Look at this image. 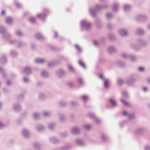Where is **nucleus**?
<instances>
[{
  "instance_id": "20e7f679",
  "label": "nucleus",
  "mask_w": 150,
  "mask_h": 150,
  "mask_svg": "<svg viewBox=\"0 0 150 150\" xmlns=\"http://www.w3.org/2000/svg\"><path fill=\"white\" fill-rule=\"evenodd\" d=\"M110 101L113 105L115 106L116 105V102L114 100L111 99L110 100Z\"/></svg>"
},
{
  "instance_id": "c85d7f7f",
  "label": "nucleus",
  "mask_w": 150,
  "mask_h": 150,
  "mask_svg": "<svg viewBox=\"0 0 150 150\" xmlns=\"http://www.w3.org/2000/svg\"><path fill=\"white\" fill-rule=\"evenodd\" d=\"M94 43L95 45H96L97 44V43L96 41H94Z\"/></svg>"
},
{
  "instance_id": "f8f14e48",
  "label": "nucleus",
  "mask_w": 150,
  "mask_h": 150,
  "mask_svg": "<svg viewBox=\"0 0 150 150\" xmlns=\"http://www.w3.org/2000/svg\"><path fill=\"white\" fill-rule=\"evenodd\" d=\"M86 129H88L91 128V126L89 125H86L84 126Z\"/></svg>"
},
{
  "instance_id": "1a4fd4ad",
  "label": "nucleus",
  "mask_w": 150,
  "mask_h": 150,
  "mask_svg": "<svg viewBox=\"0 0 150 150\" xmlns=\"http://www.w3.org/2000/svg\"><path fill=\"white\" fill-rule=\"evenodd\" d=\"M82 98L83 100L86 101L87 99V97L86 96L84 95L82 96Z\"/></svg>"
},
{
  "instance_id": "412c9836",
  "label": "nucleus",
  "mask_w": 150,
  "mask_h": 150,
  "mask_svg": "<svg viewBox=\"0 0 150 150\" xmlns=\"http://www.w3.org/2000/svg\"><path fill=\"white\" fill-rule=\"evenodd\" d=\"M48 114V113L47 112H45L44 113V115L45 116L47 115Z\"/></svg>"
},
{
  "instance_id": "7c9ffc66",
  "label": "nucleus",
  "mask_w": 150,
  "mask_h": 150,
  "mask_svg": "<svg viewBox=\"0 0 150 150\" xmlns=\"http://www.w3.org/2000/svg\"><path fill=\"white\" fill-rule=\"evenodd\" d=\"M34 115L35 117H36L38 115V114L37 113H35L34 114Z\"/></svg>"
},
{
  "instance_id": "393cba45",
  "label": "nucleus",
  "mask_w": 150,
  "mask_h": 150,
  "mask_svg": "<svg viewBox=\"0 0 150 150\" xmlns=\"http://www.w3.org/2000/svg\"><path fill=\"white\" fill-rule=\"evenodd\" d=\"M5 13V11H3L1 12V14L3 15H4Z\"/></svg>"
},
{
  "instance_id": "bb28decb",
  "label": "nucleus",
  "mask_w": 150,
  "mask_h": 150,
  "mask_svg": "<svg viewBox=\"0 0 150 150\" xmlns=\"http://www.w3.org/2000/svg\"><path fill=\"white\" fill-rule=\"evenodd\" d=\"M24 80L26 82L27 81V78H24Z\"/></svg>"
},
{
  "instance_id": "7ed1b4c3",
  "label": "nucleus",
  "mask_w": 150,
  "mask_h": 150,
  "mask_svg": "<svg viewBox=\"0 0 150 150\" xmlns=\"http://www.w3.org/2000/svg\"><path fill=\"white\" fill-rule=\"evenodd\" d=\"M79 131L78 129L76 128H74L73 129L72 132L74 134H76Z\"/></svg>"
},
{
  "instance_id": "9b49d317",
  "label": "nucleus",
  "mask_w": 150,
  "mask_h": 150,
  "mask_svg": "<svg viewBox=\"0 0 150 150\" xmlns=\"http://www.w3.org/2000/svg\"><path fill=\"white\" fill-rule=\"evenodd\" d=\"M76 48H77V49L79 51H81V49L80 47H79V46L78 45H76Z\"/></svg>"
},
{
  "instance_id": "5701e85b",
  "label": "nucleus",
  "mask_w": 150,
  "mask_h": 150,
  "mask_svg": "<svg viewBox=\"0 0 150 150\" xmlns=\"http://www.w3.org/2000/svg\"><path fill=\"white\" fill-rule=\"evenodd\" d=\"M128 7H129L128 6H125L124 7V8L125 9H127V8H128Z\"/></svg>"
},
{
  "instance_id": "473e14b6",
  "label": "nucleus",
  "mask_w": 150,
  "mask_h": 150,
  "mask_svg": "<svg viewBox=\"0 0 150 150\" xmlns=\"http://www.w3.org/2000/svg\"><path fill=\"white\" fill-rule=\"evenodd\" d=\"M7 83L8 84H9L10 83V82L9 81H8Z\"/></svg>"
},
{
  "instance_id": "a211bd4d",
  "label": "nucleus",
  "mask_w": 150,
  "mask_h": 150,
  "mask_svg": "<svg viewBox=\"0 0 150 150\" xmlns=\"http://www.w3.org/2000/svg\"><path fill=\"white\" fill-rule=\"evenodd\" d=\"M123 114L124 115H127V112L126 111H124L123 112Z\"/></svg>"
},
{
  "instance_id": "b1692460",
  "label": "nucleus",
  "mask_w": 150,
  "mask_h": 150,
  "mask_svg": "<svg viewBox=\"0 0 150 150\" xmlns=\"http://www.w3.org/2000/svg\"><path fill=\"white\" fill-rule=\"evenodd\" d=\"M122 82V81L120 79L118 81V83L119 84H121Z\"/></svg>"
},
{
  "instance_id": "aec40b11",
  "label": "nucleus",
  "mask_w": 150,
  "mask_h": 150,
  "mask_svg": "<svg viewBox=\"0 0 150 150\" xmlns=\"http://www.w3.org/2000/svg\"><path fill=\"white\" fill-rule=\"evenodd\" d=\"M99 77L101 79H103V76L102 74H100L99 75Z\"/></svg>"
},
{
  "instance_id": "f704fd0d",
  "label": "nucleus",
  "mask_w": 150,
  "mask_h": 150,
  "mask_svg": "<svg viewBox=\"0 0 150 150\" xmlns=\"http://www.w3.org/2000/svg\"><path fill=\"white\" fill-rule=\"evenodd\" d=\"M149 81L150 82V79L149 80Z\"/></svg>"
},
{
  "instance_id": "4468645a",
  "label": "nucleus",
  "mask_w": 150,
  "mask_h": 150,
  "mask_svg": "<svg viewBox=\"0 0 150 150\" xmlns=\"http://www.w3.org/2000/svg\"><path fill=\"white\" fill-rule=\"evenodd\" d=\"M69 69L71 71H72L73 70V67L71 66H69Z\"/></svg>"
},
{
  "instance_id": "c9c22d12",
  "label": "nucleus",
  "mask_w": 150,
  "mask_h": 150,
  "mask_svg": "<svg viewBox=\"0 0 150 150\" xmlns=\"http://www.w3.org/2000/svg\"><path fill=\"white\" fill-rule=\"evenodd\" d=\"M122 56H123L124 57H125V56H124V54H123V55H122Z\"/></svg>"
},
{
  "instance_id": "f03ea898",
  "label": "nucleus",
  "mask_w": 150,
  "mask_h": 150,
  "mask_svg": "<svg viewBox=\"0 0 150 150\" xmlns=\"http://www.w3.org/2000/svg\"><path fill=\"white\" fill-rule=\"evenodd\" d=\"M36 62L38 63L42 64L43 63L44 61L43 59H40L38 58L36 60Z\"/></svg>"
},
{
  "instance_id": "f257e3e1",
  "label": "nucleus",
  "mask_w": 150,
  "mask_h": 150,
  "mask_svg": "<svg viewBox=\"0 0 150 150\" xmlns=\"http://www.w3.org/2000/svg\"><path fill=\"white\" fill-rule=\"evenodd\" d=\"M31 71V69L28 67H26L24 70V72L27 74H28Z\"/></svg>"
},
{
  "instance_id": "72a5a7b5",
  "label": "nucleus",
  "mask_w": 150,
  "mask_h": 150,
  "mask_svg": "<svg viewBox=\"0 0 150 150\" xmlns=\"http://www.w3.org/2000/svg\"><path fill=\"white\" fill-rule=\"evenodd\" d=\"M129 117L130 118H132V117H131V116H130Z\"/></svg>"
},
{
  "instance_id": "ddd939ff",
  "label": "nucleus",
  "mask_w": 150,
  "mask_h": 150,
  "mask_svg": "<svg viewBox=\"0 0 150 150\" xmlns=\"http://www.w3.org/2000/svg\"><path fill=\"white\" fill-rule=\"evenodd\" d=\"M43 16V15L41 14H38L37 15V17L39 18H41Z\"/></svg>"
},
{
  "instance_id": "0eeeda50",
  "label": "nucleus",
  "mask_w": 150,
  "mask_h": 150,
  "mask_svg": "<svg viewBox=\"0 0 150 150\" xmlns=\"http://www.w3.org/2000/svg\"><path fill=\"white\" fill-rule=\"evenodd\" d=\"M79 64L83 68H85V66L84 63L81 61L79 62Z\"/></svg>"
},
{
  "instance_id": "4c0bfd02",
  "label": "nucleus",
  "mask_w": 150,
  "mask_h": 150,
  "mask_svg": "<svg viewBox=\"0 0 150 150\" xmlns=\"http://www.w3.org/2000/svg\"><path fill=\"white\" fill-rule=\"evenodd\" d=\"M0 105H1V104L0 103Z\"/></svg>"
},
{
  "instance_id": "c756f323",
  "label": "nucleus",
  "mask_w": 150,
  "mask_h": 150,
  "mask_svg": "<svg viewBox=\"0 0 150 150\" xmlns=\"http://www.w3.org/2000/svg\"><path fill=\"white\" fill-rule=\"evenodd\" d=\"M2 126V124L1 123H0V127Z\"/></svg>"
},
{
  "instance_id": "423d86ee",
  "label": "nucleus",
  "mask_w": 150,
  "mask_h": 150,
  "mask_svg": "<svg viewBox=\"0 0 150 150\" xmlns=\"http://www.w3.org/2000/svg\"><path fill=\"white\" fill-rule=\"evenodd\" d=\"M121 101L123 103L124 105L126 106H128L129 105V103L128 102H125L122 100H121Z\"/></svg>"
},
{
  "instance_id": "e433bc0d",
  "label": "nucleus",
  "mask_w": 150,
  "mask_h": 150,
  "mask_svg": "<svg viewBox=\"0 0 150 150\" xmlns=\"http://www.w3.org/2000/svg\"><path fill=\"white\" fill-rule=\"evenodd\" d=\"M84 22L83 21V22H82V23H84Z\"/></svg>"
},
{
  "instance_id": "a878e982",
  "label": "nucleus",
  "mask_w": 150,
  "mask_h": 150,
  "mask_svg": "<svg viewBox=\"0 0 150 150\" xmlns=\"http://www.w3.org/2000/svg\"><path fill=\"white\" fill-rule=\"evenodd\" d=\"M17 33L18 35H20L21 34V32L18 31L17 32Z\"/></svg>"
},
{
  "instance_id": "2eb2a0df",
  "label": "nucleus",
  "mask_w": 150,
  "mask_h": 150,
  "mask_svg": "<svg viewBox=\"0 0 150 150\" xmlns=\"http://www.w3.org/2000/svg\"><path fill=\"white\" fill-rule=\"evenodd\" d=\"M117 5H115L113 6V10H115L117 8Z\"/></svg>"
},
{
  "instance_id": "cd10ccee",
  "label": "nucleus",
  "mask_w": 150,
  "mask_h": 150,
  "mask_svg": "<svg viewBox=\"0 0 150 150\" xmlns=\"http://www.w3.org/2000/svg\"><path fill=\"white\" fill-rule=\"evenodd\" d=\"M143 90L144 91H146V87H144L143 88Z\"/></svg>"
},
{
  "instance_id": "2f4dec72",
  "label": "nucleus",
  "mask_w": 150,
  "mask_h": 150,
  "mask_svg": "<svg viewBox=\"0 0 150 150\" xmlns=\"http://www.w3.org/2000/svg\"><path fill=\"white\" fill-rule=\"evenodd\" d=\"M113 49V48H112V47H111V48H109V52H111V51H110V49Z\"/></svg>"
},
{
  "instance_id": "39448f33",
  "label": "nucleus",
  "mask_w": 150,
  "mask_h": 150,
  "mask_svg": "<svg viewBox=\"0 0 150 150\" xmlns=\"http://www.w3.org/2000/svg\"><path fill=\"white\" fill-rule=\"evenodd\" d=\"M12 19L11 18H6V21L7 23H9L12 22Z\"/></svg>"
},
{
  "instance_id": "6e6552de",
  "label": "nucleus",
  "mask_w": 150,
  "mask_h": 150,
  "mask_svg": "<svg viewBox=\"0 0 150 150\" xmlns=\"http://www.w3.org/2000/svg\"><path fill=\"white\" fill-rule=\"evenodd\" d=\"M108 81L107 80L105 81L104 82V86L105 88H107L108 86Z\"/></svg>"
},
{
  "instance_id": "4be33fe9",
  "label": "nucleus",
  "mask_w": 150,
  "mask_h": 150,
  "mask_svg": "<svg viewBox=\"0 0 150 150\" xmlns=\"http://www.w3.org/2000/svg\"><path fill=\"white\" fill-rule=\"evenodd\" d=\"M79 82L80 83H82V80L81 79H79Z\"/></svg>"
},
{
  "instance_id": "6ab92c4d",
  "label": "nucleus",
  "mask_w": 150,
  "mask_h": 150,
  "mask_svg": "<svg viewBox=\"0 0 150 150\" xmlns=\"http://www.w3.org/2000/svg\"><path fill=\"white\" fill-rule=\"evenodd\" d=\"M110 16V13H108L107 15V17L108 18H109Z\"/></svg>"
},
{
  "instance_id": "f3484780",
  "label": "nucleus",
  "mask_w": 150,
  "mask_h": 150,
  "mask_svg": "<svg viewBox=\"0 0 150 150\" xmlns=\"http://www.w3.org/2000/svg\"><path fill=\"white\" fill-rule=\"evenodd\" d=\"M144 68H143L142 67H140L139 68V70L140 71H142L144 70Z\"/></svg>"
},
{
  "instance_id": "dca6fc26",
  "label": "nucleus",
  "mask_w": 150,
  "mask_h": 150,
  "mask_svg": "<svg viewBox=\"0 0 150 150\" xmlns=\"http://www.w3.org/2000/svg\"><path fill=\"white\" fill-rule=\"evenodd\" d=\"M81 141L80 140H78L77 141V143L79 144H81Z\"/></svg>"
},
{
  "instance_id": "9d476101",
  "label": "nucleus",
  "mask_w": 150,
  "mask_h": 150,
  "mask_svg": "<svg viewBox=\"0 0 150 150\" xmlns=\"http://www.w3.org/2000/svg\"><path fill=\"white\" fill-rule=\"evenodd\" d=\"M30 21L32 23H34L35 22V20L34 18H31L30 19Z\"/></svg>"
}]
</instances>
